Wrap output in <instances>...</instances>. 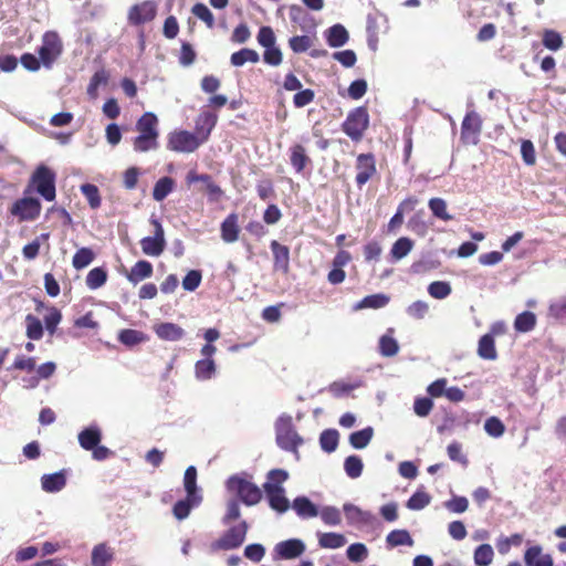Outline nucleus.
Wrapping results in <instances>:
<instances>
[{
  "instance_id": "bf43d9fd",
  "label": "nucleus",
  "mask_w": 566,
  "mask_h": 566,
  "mask_svg": "<svg viewBox=\"0 0 566 566\" xmlns=\"http://www.w3.org/2000/svg\"><path fill=\"white\" fill-rule=\"evenodd\" d=\"M484 430L489 436L499 438L504 434L505 426L497 417H490L484 422Z\"/></svg>"
},
{
  "instance_id": "37998d69",
  "label": "nucleus",
  "mask_w": 566,
  "mask_h": 566,
  "mask_svg": "<svg viewBox=\"0 0 566 566\" xmlns=\"http://www.w3.org/2000/svg\"><path fill=\"white\" fill-rule=\"evenodd\" d=\"M107 281V272L103 268H94L86 275V285L91 290L103 286Z\"/></svg>"
},
{
  "instance_id": "774afa93",
  "label": "nucleus",
  "mask_w": 566,
  "mask_h": 566,
  "mask_svg": "<svg viewBox=\"0 0 566 566\" xmlns=\"http://www.w3.org/2000/svg\"><path fill=\"white\" fill-rule=\"evenodd\" d=\"M548 314L555 319L566 318V296L552 302L548 307Z\"/></svg>"
},
{
  "instance_id": "09e8293b",
  "label": "nucleus",
  "mask_w": 566,
  "mask_h": 566,
  "mask_svg": "<svg viewBox=\"0 0 566 566\" xmlns=\"http://www.w3.org/2000/svg\"><path fill=\"white\" fill-rule=\"evenodd\" d=\"M389 302L385 294H373L364 297L357 305V308H381Z\"/></svg>"
},
{
  "instance_id": "9d476101",
  "label": "nucleus",
  "mask_w": 566,
  "mask_h": 566,
  "mask_svg": "<svg viewBox=\"0 0 566 566\" xmlns=\"http://www.w3.org/2000/svg\"><path fill=\"white\" fill-rule=\"evenodd\" d=\"M150 223L154 227V235L143 238L139 243L146 255L159 256L166 248L165 231L158 219L150 218Z\"/></svg>"
},
{
  "instance_id": "dca6fc26",
  "label": "nucleus",
  "mask_w": 566,
  "mask_h": 566,
  "mask_svg": "<svg viewBox=\"0 0 566 566\" xmlns=\"http://www.w3.org/2000/svg\"><path fill=\"white\" fill-rule=\"evenodd\" d=\"M153 274V264L147 260H139L130 268L129 271L125 270L126 279L134 285L151 277Z\"/></svg>"
},
{
  "instance_id": "473e14b6",
  "label": "nucleus",
  "mask_w": 566,
  "mask_h": 566,
  "mask_svg": "<svg viewBox=\"0 0 566 566\" xmlns=\"http://www.w3.org/2000/svg\"><path fill=\"white\" fill-rule=\"evenodd\" d=\"M536 315L533 312L525 311L518 314L514 321V328L520 333H527L536 326Z\"/></svg>"
},
{
  "instance_id": "603ef678",
  "label": "nucleus",
  "mask_w": 566,
  "mask_h": 566,
  "mask_svg": "<svg viewBox=\"0 0 566 566\" xmlns=\"http://www.w3.org/2000/svg\"><path fill=\"white\" fill-rule=\"evenodd\" d=\"M451 285L444 281H434L429 284L428 293L437 300H443L451 294Z\"/></svg>"
},
{
  "instance_id": "e433bc0d",
  "label": "nucleus",
  "mask_w": 566,
  "mask_h": 566,
  "mask_svg": "<svg viewBox=\"0 0 566 566\" xmlns=\"http://www.w3.org/2000/svg\"><path fill=\"white\" fill-rule=\"evenodd\" d=\"M494 558V551L490 544H481L474 549L473 560L476 566H489Z\"/></svg>"
},
{
  "instance_id": "f8f14e48",
  "label": "nucleus",
  "mask_w": 566,
  "mask_h": 566,
  "mask_svg": "<svg viewBox=\"0 0 566 566\" xmlns=\"http://www.w3.org/2000/svg\"><path fill=\"white\" fill-rule=\"evenodd\" d=\"M356 185L360 189L365 186L374 176L377 175L376 158L374 154H359L356 158Z\"/></svg>"
},
{
  "instance_id": "a19ab883",
  "label": "nucleus",
  "mask_w": 566,
  "mask_h": 566,
  "mask_svg": "<svg viewBox=\"0 0 566 566\" xmlns=\"http://www.w3.org/2000/svg\"><path fill=\"white\" fill-rule=\"evenodd\" d=\"M339 441V434L336 429H326L319 436L321 448L331 453L336 450Z\"/></svg>"
},
{
  "instance_id": "2f4dec72",
  "label": "nucleus",
  "mask_w": 566,
  "mask_h": 566,
  "mask_svg": "<svg viewBox=\"0 0 566 566\" xmlns=\"http://www.w3.org/2000/svg\"><path fill=\"white\" fill-rule=\"evenodd\" d=\"M113 560V553L105 543L97 544L92 551V565L93 566H108Z\"/></svg>"
},
{
  "instance_id": "39448f33",
  "label": "nucleus",
  "mask_w": 566,
  "mask_h": 566,
  "mask_svg": "<svg viewBox=\"0 0 566 566\" xmlns=\"http://www.w3.org/2000/svg\"><path fill=\"white\" fill-rule=\"evenodd\" d=\"M203 143L196 133L181 129L168 135L167 148L177 153H193Z\"/></svg>"
},
{
  "instance_id": "ddd939ff",
  "label": "nucleus",
  "mask_w": 566,
  "mask_h": 566,
  "mask_svg": "<svg viewBox=\"0 0 566 566\" xmlns=\"http://www.w3.org/2000/svg\"><path fill=\"white\" fill-rule=\"evenodd\" d=\"M157 13L156 4L153 1H144L133 6L128 11V22L133 25H140L150 22Z\"/></svg>"
},
{
  "instance_id": "393cba45",
  "label": "nucleus",
  "mask_w": 566,
  "mask_h": 566,
  "mask_svg": "<svg viewBox=\"0 0 566 566\" xmlns=\"http://www.w3.org/2000/svg\"><path fill=\"white\" fill-rule=\"evenodd\" d=\"M201 500L202 497H182L178 500L172 506L174 516L179 521L187 518L191 510L201 504Z\"/></svg>"
},
{
  "instance_id": "6e6552de",
  "label": "nucleus",
  "mask_w": 566,
  "mask_h": 566,
  "mask_svg": "<svg viewBox=\"0 0 566 566\" xmlns=\"http://www.w3.org/2000/svg\"><path fill=\"white\" fill-rule=\"evenodd\" d=\"M248 528L249 526L245 521L230 527L220 538L212 543V548L221 551L239 548L245 539Z\"/></svg>"
},
{
  "instance_id": "4468645a",
  "label": "nucleus",
  "mask_w": 566,
  "mask_h": 566,
  "mask_svg": "<svg viewBox=\"0 0 566 566\" xmlns=\"http://www.w3.org/2000/svg\"><path fill=\"white\" fill-rule=\"evenodd\" d=\"M482 129V120L478 113L469 112L463 118L461 125V136L464 140L473 144L478 143V137Z\"/></svg>"
},
{
  "instance_id": "c85d7f7f",
  "label": "nucleus",
  "mask_w": 566,
  "mask_h": 566,
  "mask_svg": "<svg viewBox=\"0 0 566 566\" xmlns=\"http://www.w3.org/2000/svg\"><path fill=\"white\" fill-rule=\"evenodd\" d=\"M478 354L481 358L493 360L497 357L494 337L491 334L483 335L479 340Z\"/></svg>"
},
{
  "instance_id": "6e6d98bb",
  "label": "nucleus",
  "mask_w": 566,
  "mask_h": 566,
  "mask_svg": "<svg viewBox=\"0 0 566 566\" xmlns=\"http://www.w3.org/2000/svg\"><path fill=\"white\" fill-rule=\"evenodd\" d=\"M118 339L122 344L127 346H134L145 340V335L143 332L136 331V329H123L119 335Z\"/></svg>"
},
{
  "instance_id": "412c9836",
  "label": "nucleus",
  "mask_w": 566,
  "mask_h": 566,
  "mask_svg": "<svg viewBox=\"0 0 566 566\" xmlns=\"http://www.w3.org/2000/svg\"><path fill=\"white\" fill-rule=\"evenodd\" d=\"M524 563L526 566H554L553 557L549 554H543L541 545L531 546L525 551Z\"/></svg>"
},
{
  "instance_id": "2eb2a0df",
  "label": "nucleus",
  "mask_w": 566,
  "mask_h": 566,
  "mask_svg": "<svg viewBox=\"0 0 566 566\" xmlns=\"http://www.w3.org/2000/svg\"><path fill=\"white\" fill-rule=\"evenodd\" d=\"M289 479L287 471L283 469H273L266 475V482L263 484L265 495H283V483Z\"/></svg>"
},
{
  "instance_id": "c756f323",
  "label": "nucleus",
  "mask_w": 566,
  "mask_h": 566,
  "mask_svg": "<svg viewBox=\"0 0 566 566\" xmlns=\"http://www.w3.org/2000/svg\"><path fill=\"white\" fill-rule=\"evenodd\" d=\"M175 188V180L171 177H161L153 189V198L156 201H163Z\"/></svg>"
},
{
  "instance_id": "79ce46f5",
  "label": "nucleus",
  "mask_w": 566,
  "mask_h": 566,
  "mask_svg": "<svg viewBox=\"0 0 566 566\" xmlns=\"http://www.w3.org/2000/svg\"><path fill=\"white\" fill-rule=\"evenodd\" d=\"M412 248L413 241L407 237H401L392 244L390 253L395 260H401L408 255Z\"/></svg>"
},
{
  "instance_id": "5701e85b",
  "label": "nucleus",
  "mask_w": 566,
  "mask_h": 566,
  "mask_svg": "<svg viewBox=\"0 0 566 566\" xmlns=\"http://www.w3.org/2000/svg\"><path fill=\"white\" fill-rule=\"evenodd\" d=\"M343 511L349 524H369L375 520L371 512L363 511L352 503H345Z\"/></svg>"
},
{
  "instance_id": "58836bf2",
  "label": "nucleus",
  "mask_w": 566,
  "mask_h": 566,
  "mask_svg": "<svg viewBox=\"0 0 566 566\" xmlns=\"http://www.w3.org/2000/svg\"><path fill=\"white\" fill-rule=\"evenodd\" d=\"M542 43L551 51H558L563 48L564 40L559 32L552 29H545L542 34Z\"/></svg>"
},
{
  "instance_id": "4be33fe9",
  "label": "nucleus",
  "mask_w": 566,
  "mask_h": 566,
  "mask_svg": "<svg viewBox=\"0 0 566 566\" xmlns=\"http://www.w3.org/2000/svg\"><path fill=\"white\" fill-rule=\"evenodd\" d=\"M273 253L274 268L287 273L290 271V249L289 247L281 244L276 240H273L270 244Z\"/></svg>"
},
{
  "instance_id": "7c9ffc66",
  "label": "nucleus",
  "mask_w": 566,
  "mask_h": 566,
  "mask_svg": "<svg viewBox=\"0 0 566 566\" xmlns=\"http://www.w3.org/2000/svg\"><path fill=\"white\" fill-rule=\"evenodd\" d=\"M35 370V376H32L29 381V387L34 388L39 385L41 379H49L56 370V364L53 361H46L41 364Z\"/></svg>"
},
{
  "instance_id": "de8ad7c7",
  "label": "nucleus",
  "mask_w": 566,
  "mask_h": 566,
  "mask_svg": "<svg viewBox=\"0 0 566 566\" xmlns=\"http://www.w3.org/2000/svg\"><path fill=\"white\" fill-rule=\"evenodd\" d=\"M95 258L90 248H81L73 255L72 264L76 270L86 268Z\"/></svg>"
},
{
  "instance_id": "c9c22d12",
  "label": "nucleus",
  "mask_w": 566,
  "mask_h": 566,
  "mask_svg": "<svg viewBox=\"0 0 566 566\" xmlns=\"http://www.w3.org/2000/svg\"><path fill=\"white\" fill-rule=\"evenodd\" d=\"M374 436V429L371 427H366L359 431H355L349 436V443L355 449H364L366 448Z\"/></svg>"
},
{
  "instance_id": "4c0bfd02",
  "label": "nucleus",
  "mask_w": 566,
  "mask_h": 566,
  "mask_svg": "<svg viewBox=\"0 0 566 566\" xmlns=\"http://www.w3.org/2000/svg\"><path fill=\"white\" fill-rule=\"evenodd\" d=\"M428 206L436 218L446 222L453 219V216L448 212V205L444 199L438 197L431 198Z\"/></svg>"
},
{
  "instance_id": "cd10ccee",
  "label": "nucleus",
  "mask_w": 566,
  "mask_h": 566,
  "mask_svg": "<svg viewBox=\"0 0 566 566\" xmlns=\"http://www.w3.org/2000/svg\"><path fill=\"white\" fill-rule=\"evenodd\" d=\"M348 32L342 24H334L326 31V40L329 46L339 48L348 41Z\"/></svg>"
},
{
  "instance_id": "864d4df0",
  "label": "nucleus",
  "mask_w": 566,
  "mask_h": 566,
  "mask_svg": "<svg viewBox=\"0 0 566 566\" xmlns=\"http://www.w3.org/2000/svg\"><path fill=\"white\" fill-rule=\"evenodd\" d=\"M184 488L186 495H197V469L190 465L184 474Z\"/></svg>"
},
{
  "instance_id": "052dcab7",
  "label": "nucleus",
  "mask_w": 566,
  "mask_h": 566,
  "mask_svg": "<svg viewBox=\"0 0 566 566\" xmlns=\"http://www.w3.org/2000/svg\"><path fill=\"white\" fill-rule=\"evenodd\" d=\"M289 44L294 53H302L312 46L313 41L308 35H295L289 40Z\"/></svg>"
},
{
  "instance_id": "69168bd1",
  "label": "nucleus",
  "mask_w": 566,
  "mask_h": 566,
  "mask_svg": "<svg viewBox=\"0 0 566 566\" xmlns=\"http://www.w3.org/2000/svg\"><path fill=\"white\" fill-rule=\"evenodd\" d=\"M191 11L198 19L202 20L208 28H212L214 25L213 14L206 4L196 3Z\"/></svg>"
},
{
  "instance_id": "f03ea898",
  "label": "nucleus",
  "mask_w": 566,
  "mask_h": 566,
  "mask_svg": "<svg viewBox=\"0 0 566 566\" xmlns=\"http://www.w3.org/2000/svg\"><path fill=\"white\" fill-rule=\"evenodd\" d=\"M56 175L45 165H39L32 172L24 193L36 191L44 200L53 201L56 197Z\"/></svg>"
},
{
  "instance_id": "5fc2aeb1",
  "label": "nucleus",
  "mask_w": 566,
  "mask_h": 566,
  "mask_svg": "<svg viewBox=\"0 0 566 566\" xmlns=\"http://www.w3.org/2000/svg\"><path fill=\"white\" fill-rule=\"evenodd\" d=\"M344 469L349 478H358L363 472V461L358 455H349L345 459Z\"/></svg>"
},
{
  "instance_id": "1a4fd4ad",
  "label": "nucleus",
  "mask_w": 566,
  "mask_h": 566,
  "mask_svg": "<svg viewBox=\"0 0 566 566\" xmlns=\"http://www.w3.org/2000/svg\"><path fill=\"white\" fill-rule=\"evenodd\" d=\"M41 210L42 206L38 198L23 197L12 203L10 213L20 222L34 221L40 217Z\"/></svg>"
},
{
  "instance_id": "f704fd0d",
  "label": "nucleus",
  "mask_w": 566,
  "mask_h": 566,
  "mask_svg": "<svg viewBox=\"0 0 566 566\" xmlns=\"http://www.w3.org/2000/svg\"><path fill=\"white\" fill-rule=\"evenodd\" d=\"M386 542L390 547L397 546H412L413 539L410 533L407 530H394L391 531L387 537Z\"/></svg>"
},
{
  "instance_id": "f257e3e1",
  "label": "nucleus",
  "mask_w": 566,
  "mask_h": 566,
  "mask_svg": "<svg viewBox=\"0 0 566 566\" xmlns=\"http://www.w3.org/2000/svg\"><path fill=\"white\" fill-rule=\"evenodd\" d=\"M138 135L133 140L134 150L147 153L159 147L158 118L151 112L144 113L136 123Z\"/></svg>"
},
{
  "instance_id": "0e129e2a",
  "label": "nucleus",
  "mask_w": 566,
  "mask_h": 566,
  "mask_svg": "<svg viewBox=\"0 0 566 566\" xmlns=\"http://www.w3.org/2000/svg\"><path fill=\"white\" fill-rule=\"evenodd\" d=\"M243 554L251 562L259 563L265 555V547L259 543L249 544L245 546Z\"/></svg>"
},
{
  "instance_id": "3c124183",
  "label": "nucleus",
  "mask_w": 566,
  "mask_h": 566,
  "mask_svg": "<svg viewBox=\"0 0 566 566\" xmlns=\"http://www.w3.org/2000/svg\"><path fill=\"white\" fill-rule=\"evenodd\" d=\"M290 19L303 30L310 27V15L301 6L293 4L290 7Z\"/></svg>"
},
{
  "instance_id": "680f3d73",
  "label": "nucleus",
  "mask_w": 566,
  "mask_h": 566,
  "mask_svg": "<svg viewBox=\"0 0 566 566\" xmlns=\"http://www.w3.org/2000/svg\"><path fill=\"white\" fill-rule=\"evenodd\" d=\"M318 513L321 514L322 521L326 525L335 526L338 525L342 521L340 511L335 506H325Z\"/></svg>"
},
{
  "instance_id": "b1692460",
  "label": "nucleus",
  "mask_w": 566,
  "mask_h": 566,
  "mask_svg": "<svg viewBox=\"0 0 566 566\" xmlns=\"http://www.w3.org/2000/svg\"><path fill=\"white\" fill-rule=\"evenodd\" d=\"M221 238L227 243L235 242L239 238L238 214L230 213L221 223Z\"/></svg>"
},
{
  "instance_id": "bb28decb",
  "label": "nucleus",
  "mask_w": 566,
  "mask_h": 566,
  "mask_svg": "<svg viewBox=\"0 0 566 566\" xmlns=\"http://www.w3.org/2000/svg\"><path fill=\"white\" fill-rule=\"evenodd\" d=\"M292 509L301 518H311L318 515V506L310 497H294Z\"/></svg>"
},
{
  "instance_id": "4d7b16f0",
  "label": "nucleus",
  "mask_w": 566,
  "mask_h": 566,
  "mask_svg": "<svg viewBox=\"0 0 566 566\" xmlns=\"http://www.w3.org/2000/svg\"><path fill=\"white\" fill-rule=\"evenodd\" d=\"M108 77L109 75L104 69L96 71L91 77L90 84L87 86V94L92 97H95L98 86L106 84L108 82Z\"/></svg>"
},
{
  "instance_id": "9b49d317",
  "label": "nucleus",
  "mask_w": 566,
  "mask_h": 566,
  "mask_svg": "<svg viewBox=\"0 0 566 566\" xmlns=\"http://www.w3.org/2000/svg\"><path fill=\"white\" fill-rule=\"evenodd\" d=\"M306 551L305 543L300 538H289L275 544L272 557L273 560H290L302 556Z\"/></svg>"
},
{
  "instance_id": "a211bd4d",
  "label": "nucleus",
  "mask_w": 566,
  "mask_h": 566,
  "mask_svg": "<svg viewBox=\"0 0 566 566\" xmlns=\"http://www.w3.org/2000/svg\"><path fill=\"white\" fill-rule=\"evenodd\" d=\"M289 153L290 164L296 174L303 172V170L312 163L306 148L302 144H293L290 147Z\"/></svg>"
},
{
  "instance_id": "c03bdc74",
  "label": "nucleus",
  "mask_w": 566,
  "mask_h": 566,
  "mask_svg": "<svg viewBox=\"0 0 566 566\" xmlns=\"http://www.w3.org/2000/svg\"><path fill=\"white\" fill-rule=\"evenodd\" d=\"M81 192L86 198L92 209H98L102 203L101 193L97 186L93 184H84L81 186Z\"/></svg>"
},
{
  "instance_id": "13d9d810",
  "label": "nucleus",
  "mask_w": 566,
  "mask_h": 566,
  "mask_svg": "<svg viewBox=\"0 0 566 566\" xmlns=\"http://www.w3.org/2000/svg\"><path fill=\"white\" fill-rule=\"evenodd\" d=\"M346 555L350 562L359 563L367 557L368 549L363 543H354L348 546Z\"/></svg>"
},
{
  "instance_id": "49530a36",
  "label": "nucleus",
  "mask_w": 566,
  "mask_h": 566,
  "mask_svg": "<svg viewBox=\"0 0 566 566\" xmlns=\"http://www.w3.org/2000/svg\"><path fill=\"white\" fill-rule=\"evenodd\" d=\"M27 336L30 339L39 340L43 337V326L41 321L32 314L27 315Z\"/></svg>"
},
{
  "instance_id": "a18cd8bd",
  "label": "nucleus",
  "mask_w": 566,
  "mask_h": 566,
  "mask_svg": "<svg viewBox=\"0 0 566 566\" xmlns=\"http://www.w3.org/2000/svg\"><path fill=\"white\" fill-rule=\"evenodd\" d=\"M196 377L200 380L210 379L216 373L213 359H200L195 366Z\"/></svg>"
},
{
  "instance_id": "a878e982",
  "label": "nucleus",
  "mask_w": 566,
  "mask_h": 566,
  "mask_svg": "<svg viewBox=\"0 0 566 566\" xmlns=\"http://www.w3.org/2000/svg\"><path fill=\"white\" fill-rule=\"evenodd\" d=\"M102 440V432L98 427H88L78 433V443L84 450L91 451Z\"/></svg>"
},
{
  "instance_id": "338daca9",
  "label": "nucleus",
  "mask_w": 566,
  "mask_h": 566,
  "mask_svg": "<svg viewBox=\"0 0 566 566\" xmlns=\"http://www.w3.org/2000/svg\"><path fill=\"white\" fill-rule=\"evenodd\" d=\"M197 53L192 45L188 42H182L179 53V63L182 66H190L196 61Z\"/></svg>"
},
{
  "instance_id": "8fccbe9b",
  "label": "nucleus",
  "mask_w": 566,
  "mask_h": 566,
  "mask_svg": "<svg viewBox=\"0 0 566 566\" xmlns=\"http://www.w3.org/2000/svg\"><path fill=\"white\" fill-rule=\"evenodd\" d=\"M398 350H399V345L392 336L386 334L380 337L379 352L382 356L392 357L398 353Z\"/></svg>"
},
{
  "instance_id": "aec40b11",
  "label": "nucleus",
  "mask_w": 566,
  "mask_h": 566,
  "mask_svg": "<svg viewBox=\"0 0 566 566\" xmlns=\"http://www.w3.org/2000/svg\"><path fill=\"white\" fill-rule=\"evenodd\" d=\"M153 329L157 337L163 340L177 342L185 336L184 328L175 323H159L154 325Z\"/></svg>"
},
{
  "instance_id": "e2e57ef3",
  "label": "nucleus",
  "mask_w": 566,
  "mask_h": 566,
  "mask_svg": "<svg viewBox=\"0 0 566 566\" xmlns=\"http://www.w3.org/2000/svg\"><path fill=\"white\" fill-rule=\"evenodd\" d=\"M35 366H36L35 357H28L24 355H19L15 357V359L11 366V369L31 373L35 369Z\"/></svg>"
},
{
  "instance_id": "7ed1b4c3",
  "label": "nucleus",
  "mask_w": 566,
  "mask_h": 566,
  "mask_svg": "<svg viewBox=\"0 0 566 566\" xmlns=\"http://www.w3.org/2000/svg\"><path fill=\"white\" fill-rule=\"evenodd\" d=\"M276 444L298 458V448L304 443L297 433L291 416H281L275 422Z\"/></svg>"
},
{
  "instance_id": "72a5a7b5",
  "label": "nucleus",
  "mask_w": 566,
  "mask_h": 566,
  "mask_svg": "<svg viewBox=\"0 0 566 566\" xmlns=\"http://www.w3.org/2000/svg\"><path fill=\"white\" fill-rule=\"evenodd\" d=\"M260 56L256 51L244 48L231 54L230 62L233 66H242L247 62L258 63Z\"/></svg>"
},
{
  "instance_id": "423d86ee",
  "label": "nucleus",
  "mask_w": 566,
  "mask_h": 566,
  "mask_svg": "<svg viewBox=\"0 0 566 566\" xmlns=\"http://www.w3.org/2000/svg\"><path fill=\"white\" fill-rule=\"evenodd\" d=\"M226 489L231 495H262L261 489L253 482L252 474L244 471L229 476Z\"/></svg>"
},
{
  "instance_id": "f3484780",
  "label": "nucleus",
  "mask_w": 566,
  "mask_h": 566,
  "mask_svg": "<svg viewBox=\"0 0 566 566\" xmlns=\"http://www.w3.org/2000/svg\"><path fill=\"white\" fill-rule=\"evenodd\" d=\"M67 470L62 469L59 472L44 474L41 478L42 490L46 493L60 492L66 485Z\"/></svg>"
},
{
  "instance_id": "ea45409f",
  "label": "nucleus",
  "mask_w": 566,
  "mask_h": 566,
  "mask_svg": "<svg viewBox=\"0 0 566 566\" xmlns=\"http://www.w3.org/2000/svg\"><path fill=\"white\" fill-rule=\"evenodd\" d=\"M318 544L323 548L336 549L346 544V538L339 533H322L318 537Z\"/></svg>"
},
{
  "instance_id": "0eeeda50",
  "label": "nucleus",
  "mask_w": 566,
  "mask_h": 566,
  "mask_svg": "<svg viewBox=\"0 0 566 566\" xmlns=\"http://www.w3.org/2000/svg\"><path fill=\"white\" fill-rule=\"evenodd\" d=\"M62 51L63 44L57 33L46 32L43 35L42 44L39 48L38 53L42 64L46 69H50L62 54Z\"/></svg>"
},
{
  "instance_id": "20e7f679",
  "label": "nucleus",
  "mask_w": 566,
  "mask_h": 566,
  "mask_svg": "<svg viewBox=\"0 0 566 566\" xmlns=\"http://www.w3.org/2000/svg\"><path fill=\"white\" fill-rule=\"evenodd\" d=\"M369 125V115L365 107L352 111L342 125L343 132L354 142L361 140Z\"/></svg>"
},
{
  "instance_id": "6ab92c4d",
  "label": "nucleus",
  "mask_w": 566,
  "mask_h": 566,
  "mask_svg": "<svg viewBox=\"0 0 566 566\" xmlns=\"http://www.w3.org/2000/svg\"><path fill=\"white\" fill-rule=\"evenodd\" d=\"M217 114L209 111L201 112L196 119V134L201 137L203 142L208 140L211 130L217 125Z\"/></svg>"
}]
</instances>
